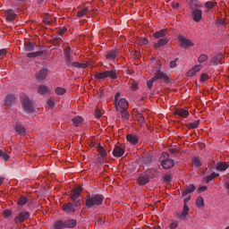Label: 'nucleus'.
<instances>
[{"instance_id": "nucleus-56", "label": "nucleus", "mask_w": 229, "mask_h": 229, "mask_svg": "<svg viewBox=\"0 0 229 229\" xmlns=\"http://www.w3.org/2000/svg\"><path fill=\"white\" fill-rule=\"evenodd\" d=\"M186 76L188 77L196 76V72L193 69H191L188 71V72L186 73Z\"/></svg>"}, {"instance_id": "nucleus-43", "label": "nucleus", "mask_w": 229, "mask_h": 229, "mask_svg": "<svg viewBox=\"0 0 229 229\" xmlns=\"http://www.w3.org/2000/svg\"><path fill=\"white\" fill-rule=\"evenodd\" d=\"M192 165H194V167H201V160H199L198 157H194L192 159Z\"/></svg>"}, {"instance_id": "nucleus-54", "label": "nucleus", "mask_w": 229, "mask_h": 229, "mask_svg": "<svg viewBox=\"0 0 229 229\" xmlns=\"http://www.w3.org/2000/svg\"><path fill=\"white\" fill-rule=\"evenodd\" d=\"M164 180L166 183H169V182H171V180H173V177L171 176V174H166L164 176Z\"/></svg>"}, {"instance_id": "nucleus-50", "label": "nucleus", "mask_w": 229, "mask_h": 229, "mask_svg": "<svg viewBox=\"0 0 229 229\" xmlns=\"http://www.w3.org/2000/svg\"><path fill=\"white\" fill-rule=\"evenodd\" d=\"M209 78H210V77L208 76V74H207V73H202V74L200 75V81H201L202 83H205V81H207Z\"/></svg>"}, {"instance_id": "nucleus-48", "label": "nucleus", "mask_w": 229, "mask_h": 229, "mask_svg": "<svg viewBox=\"0 0 229 229\" xmlns=\"http://www.w3.org/2000/svg\"><path fill=\"white\" fill-rule=\"evenodd\" d=\"M207 60H208V55L205 54L200 55L199 57V64H203V62H207Z\"/></svg>"}, {"instance_id": "nucleus-34", "label": "nucleus", "mask_w": 229, "mask_h": 229, "mask_svg": "<svg viewBox=\"0 0 229 229\" xmlns=\"http://www.w3.org/2000/svg\"><path fill=\"white\" fill-rule=\"evenodd\" d=\"M199 123H200L199 120H196V121L193 122V123H187L186 126H187V128H188L189 130H194V129L198 128V126H199Z\"/></svg>"}, {"instance_id": "nucleus-14", "label": "nucleus", "mask_w": 229, "mask_h": 229, "mask_svg": "<svg viewBox=\"0 0 229 229\" xmlns=\"http://www.w3.org/2000/svg\"><path fill=\"white\" fill-rule=\"evenodd\" d=\"M161 165L164 169H171V167H174V160L165 159L161 162Z\"/></svg>"}, {"instance_id": "nucleus-9", "label": "nucleus", "mask_w": 229, "mask_h": 229, "mask_svg": "<svg viewBox=\"0 0 229 229\" xmlns=\"http://www.w3.org/2000/svg\"><path fill=\"white\" fill-rule=\"evenodd\" d=\"M48 74H49V70H47V68H42L41 70L37 72L36 80H38V81L39 82L44 81V80L47 78Z\"/></svg>"}, {"instance_id": "nucleus-36", "label": "nucleus", "mask_w": 229, "mask_h": 229, "mask_svg": "<svg viewBox=\"0 0 229 229\" xmlns=\"http://www.w3.org/2000/svg\"><path fill=\"white\" fill-rule=\"evenodd\" d=\"M3 158L4 162H8L10 160V155L7 151H3L0 149V158Z\"/></svg>"}, {"instance_id": "nucleus-6", "label": "nucleus", "mask_w": 229, "mask_h": 229, "mask_svg": "<svg viewBox=\"0 0 229 229\" xmlns=\"http://www.w3.org/2000/svg\"><path fill=\"white\" fill-rule=\"evenodd\" d=\"M154 79L156 80V81H157V80H161V81H165V83H169V74H167L160 70H157L155 72Z\"/></svg>"}, {"instance_id": "nucleus-35", "label": "nucleus", "mask_w": 229, "mask_h": 229, "mask_svg": "<svg viewBox=\"0 0 229 229\" xmlns=\"http://www.w3.org/2000/svg\"><path fill=\"white\" fill-rule=\"evenodd\" d=\"M72 123H73V125L78 127L80 126V124H81L83 123V118L81 116H76L74 118H72Z\"/></svg>"}, {"instance_id": "nucleus-7", "label": "nucleus", "mask_w": 229, "mask_h": 229, "mask_svg": "<svg viewBox=\"0 0 229 229\" xmlns=\"http://www.w3.org/2000/svg\"><path fill=\"white\" fill-rule=\"evenodd\" d=\"M82 191H83V188L81 186L74 187L70 193L71 199H72L73 201H76V199H78V198L81 196Z\"/></svg>"}, {"instance_id": "nucleus-38", "label": "nucleus", "mask_w": 229, "mask_h": 229, "mask_svg": "<svg viewBox=\"0 0 229 229\" xmlns=\"http://www.w3.org/2000/svg\"><path fill=\"white\" fill-rule=\"evenodd\" d=\"M28 203V198H26V196H21L19 199H18V205L20 207H24L25 204Z\"/></svg>"}, {"instance_id": "nucleus-13", "label": "nucleus", "mask_w": 229, "mask_h": 229, "mask_svg": "<svg viewBox=\"0 0 229 229\" xmlns=\"http://www.w3.org/2000/svg\"><path fill=\"white\" fill-rule=\"evenodd\" d=\"M193 21H195V22H199V21H201L203 15H202V12L199 9H195L192 11L191 13Z\"/></svg>"}, {"instance_id": "nucleus-61", "label": "nucleus", "mask_w": 229, "mask_h": 229, "mask_svg": "<svg viewBox=\"0 0 229 229\" xmlns=\"http://www.w3.org/2000/svg\"><path fill=\"white\" fill-rule=\"evenodd\" d=\"M208 187L207 186H201L198 189V192H205L207 191Z\"/></svg>"}, {"instance_id": "nucleus-24", "label": "nucleus", "mask_w": 229, "mask_h": 229, "mask_svg": "<svg viewBox=\"0 0 229 229\" xmlns=\"http://www.w3.org/2000/svg\"><path fill=\"white\" fill-rule=\"evenodd\" d=\"M15 131L19 135H25L26 134V128L21 124V123H17L15 125Z\"/></svg>"}, {"instance_id": "nucleus-10", "label": "nucleus", "mask_w": 229, "mask_h": 229, "mask_svg": "<svg viewBox=\"0 0 229 229\" xmlns=\"http://www.w3.org/2000/svg\"><path fill=\"white\" fill-rule=\"evenodd\" d=\"M63 210L66 214H74V212H76V208H74V205L71 202L64 204Z\"/></svg>"}, {"instance_id": "nucleus-44", "label": "nucleus", "mask_w": 229, "mask_h": 229, "mask_svg": "<svg viewBox=\"0 0 229 229\" xmlns=\"http://www.w3.org/2000/svg\"><path fill=\"white\" fill-rule=\"evenodd\" d=\"M87 12H89V7H85V8L81 9V11H79L77 13V16L83 17V16L87 15Z\"/></svg>"}, {"instance_id": "nucleus-2", "label": "nucleus", "mask_w": 229, "mask_h": 229, "mask_svg": "<svg viewBox=\"0 0 229 229\" xmlns=\"http://www.w3.org/2000/svg\"><path fill=\"white\" fill-rule=\"evenodd\" d=\"M64 62L65 65L67 67H77L78 69H86L87 64L78 63V62H72V55H71V47H66L64 49Z\"/></svg>"}, {"instance_id": "nucleus-8", "label": "nucleus", "mask_w": 229, "mask_h": 229, "mask_svg": "<svg viewBox=\"0 0 229 229\" xmlns=\"http://www.w3.org/2000/svg\"><path fill=\"white\" fill-rule=\"evenodd\" d=\"M178 41H179L181 47L187 48V47H193V46H194V43H192V41L187 39L182 35L178 36Z\"/></svg>"}, {"instance_id": "nucleus-30", "label": "nucleus", "mask_w": 229, "mask_h": 229, "mask_svg": "<svg viewBox=\"0 0 229 229\" xmlns=\"http://www.w3.org/2000/svg\"><path fill=\"white\" fill-rule=\"evenodd\" d=\"M98 151L100 157H102V158H106L108 154L106 153V150H105V148H103V146H101V143H99L98 145Z\"/></svg>"}, {"instance_id": "nucleus-21", "label": "nucleus", "mask_w": 229, "mask_h": 229, "mask_svg": "<svg viewBox=\"0 0 229 229\" xmlns=\"http://www.w3.org/2000/svg\"><path fill=\"white\" fill-rule=\"evenodd\" d=\"M117 56H119V50L109 51L106 55V60H115Z\"/></svg>"}, {"instance_id": "nucleus-39", "label": "nucleus", "mask_w": 229, "mask_h": 229, "mask_svg": "<svg viewBox=\"0 0 229 229\" xmlns=\"http://www.w3.org/2000/svg\"><path fill=\"white\" fill-rule=\"evenodd\" d=\"M137 43L139 46H148L149 40H148L147 38H138Z\"/></svg>"}, {"instance_id": "nucleus-62", "label": "nucleus", "mask_w": 229, "mask_h": 229, "mask_svg": "<svg viewBox=\"0 0 229 229\" xmlns=\"http://www.w3.org/2000/svg\"><path fill=\"white\" fill-rule=\"evenodd\" d=\"M48 106H50V108H53V106H55V102L51 99L48 100L47 102Z\"/></svg>"}, {"instance_id": "nucleus-51", "label": "nucleus", "mask_w": 229, "mask_h": 229, "mask_svg": "<svg viewBox=\"0 0 229 229\" xmlns=\"http://www.w3.org/2000/svg\"><path fill=\"white\" fill-rule=\"evenodd\" d=\"M169 227H170V229H176V228H178V221L172 220Z\"/></svg>"}, {"instance_id": "nucleus-46", "label": "nucleus", "mask_w": 229, "mask_h": 229, "mask_svg": "<svg viewBox=\"0 0 229 229\" xmlns=\"http://www.w3.org/2000/svg\"><path fill=\"white\" fill-rule=\"evenodd\" d=\"M188 215H189V206H187V204H184L182 216V217H187Z\"/></svg>"}, {"instance_id": "nucleus-32", "label": "nucleus", "mask_w": 229, "mask_h": 229, "mask_svg": "<svg viewBox=\"0 0 229 229\" xmlns=\"http://www.w3.org/2000/svg\"><path fill=\"white\" fill-rule=\"evenodd\" d=\"M217 176H219V174L213 172L211 174L206 176L204 180L206 183H208L209 182H212V180H214L215 178H217Z\"/></svg>"}, {"instance_id": "nucleus-15", "label": "nucleus", "mask_w": 229, "mask_h": 229, "mask_svg": "<svg viewBox=\"0 0 229 229\" xmlns=\"http://www.w3.org/2000/svg\"><path fill=\"white\" fill-rule=\"evenodd\" d=\"M167 44H169V39L167 38H160L157 43L154 44V48L160 49V47L167 46Z\"/></svg>"}, {"instance_id": "nucleus-59", "label": "nucleus", "mask_w": 229, "mask_h": 229, "mask_svg": "<svg viewBox=\"0 0 229 229\" xmlns=\"http://www.w3.org/2000/svg\"><path fill=\"white\" fill-rule=\"evenodd\" d=\"M139 87V84H137V82H133L131 85V90H137Z\"/></svg>"}, {"instance_id": "nucleus-16", "label": "nucleus", "mask_w": 229, "mask_h": 229, "mask_svg": "<svg viewBox=\"0 0 229 229\" xmlns=\"http://www.w3.org/2000/svg\"><path fill=\"white\" fill-rule=\"evenodd\" d=\"M194 191H196V186H194V184H190V185L186 186V188L184 190H182V196L185 197L188 194H192V192H194Z\"/></svg>"}, {"instance_id": "nucleus-4", "label": "nucleus", "mask_w": 229, "mask_h": 229, "mask_svg": "<svg viewBox=\"0 0 229 229\" xmlns=\"http://www.w3.org/2000/svg\"><path fill=\"white\" fill-rule=\"evenodd\" d=\"M21 106L26 114H33L35 112V106L28 97L21 98Z\"/></svg>"}, {"instance_id": "nucleus-47", "label": "nucleus", "mask_w": 229, "mask_h": 229, "mask_svg": "<svg viewBox=\"0 0 229 229\" xmlns=\"http://www.w3.org/2000/svg\"><path fill=\"white\" fill-rule=\"evenodd\" d=\"M155 81H157L155 77H153L151 80L147 81V87H148V89H149V90H151L153 89V83H155Z\"/></svg>"}, {"instance_id": "nucleus-55", "label": "nucleus", "mask_w": 229, "mask_h": 229, "mask_svg": "<svg viewBox=\"0 0 229 229\" xmlns=\"http://www.w3.org/2000/svg\"><path fill=\"white\" fill-rule=\"evenodd\" d=\"M178 62V58H175L174 61L170 62V67L171 69H174L176 67V63Z\"/></svg>"}, {"instance_id": "nucleus-49", "label": "nucleus", "mask_w": 229, "mask_h": 229, "mask_svg": "<svg viewBox=\"0 0 229 229\" xmlns=\"http://www.w3.org/2000/svg\"><path fill=\"white\" fill-rule=\"evenodd\" d=\"M3 215L6 219H10V217H12V211L10 209H5L4 210Z\"/></svg>"}, {"instance_id": "nucleus-3", "label": "nucleus", "mask_w": 229, "mask_h": 229, "mask_svg": "<svg viewBox=\"0 0 229 229\" xmlns=\"http://www.w3.org/2000/svg\"><path fill=\"white\" fill-rule=\"evenodd\" d=\"M95 78L96 80H99V81H103V80H106V78H111V80H117V72H115V70L105 71L96 73Z\"/></svg>"}, {"instance_id": "nucleus-37", "label": "nucleus", "mask_w": 229, "mask_h": 229, "mask_svg": "<svg viewBox=\"0 0 229 229\" xmlns=\"http://www.w3.org/2000/svg\"><path fill=\"white\" fill-rule=\"evenodd\" d=\"M196 206L198 207V208H203V207H205V200H203V197L197 198Z\"/></svg>"}, {"instance_id": "nucleus-42", "label": "nucleus", "mask_w": 229, "mask_h": 229, "mask_svg": "<svg viewBox=\"0 0 229 229\" xmlns=\"http://www.w3.org/2000/svg\"><path fill=\"white\" fill-rule=\"evenodd\" d=\"M65 92H67V89H65L62 87H57L55 89V94H57V96H64V94H65Z\"/></svg>"}, {"instance_id": "nucleus-5", "label": "nucleus", "mask_w": 229, "mask_h": 229, "mask_svg": "<svg viewBox=\"0 0 229 229\" xmlns=\"http://www.w3.org/2000/svg\"><path fill=\"white\" fill-rule=\"evenodd\" d=\"M27 219H30V212L21 211L14 217L15 225H19V223H24Z\"/></svg>"}, {"instance_id": "nucleus-12", "label": "nucleus", "mask_w": 229, "mask_h": 229, "mask_svg": "<svg viewBox=\"0 0 229 229\" xmlns=\"http://www.w3.org/2000/svg\"><path fill=\"white\" fill-rule=\"evenodd\" d=\"M5 17H6V21H8L9 22H12L15 21L17 14L15 13L14 10L9 9L5 11Z\"/></svg>"}, {"instance_id": "nucleus-25", "label": "nucleus", "mask_w": 229, "mask_h": 229, "mask_svg": "<svg viewBox=\"0 0 229 229\" xmlns=\"http://www.w3.org/2000/svg\"><path fill=\"white\" fill-rule=\"evenodd\" d=\"M216 171H226L228 168H229V165L225 162H219L217 165H216Z\"/></svg>"}, {"instance_id": "nucleus-58", "label": "nucleus", "mask_w": 229, "mask_h": 229, "mask_svg": "<svg viewBox=\"0 0 229 229\" xmlns=\"http://www.w3.org/2000/svg\"><path fill=\"white\" fill-rule=\"evenodd\" d=\"M192 69L195 73L199 72L201 71V65H195Z\"/></svg>"}, {"instance_id": "nucleus-28", "label": "nucleus", "mask_w": 229, "mask_h": 229, "mask_svg": "<svg viewBox=\"0 0 229 229\" xmlns=\"http://www.w3.org/2000/svg\"><path fill=\"white\" fill-rule=\"evenodd\" d=\"M49 92V88L46 85H40L38 88V94H41V96H44L45 94H47Z\"/></svg>"}, {"instance_id": "nucleus-31", "label": "nucleus", "mask_w": 229, "mask_h": 229, "mask_svg": "<svg viewBox=\"0 0 229 229\" xmlns=\"http://www.w3.org/2000/svg\"><path fill=\"white\" fill-rule=\"evenodd\" d=\"M44 55V51H37L27 54V58H37V56H42Z\"/></svg>"}, {"instance_id": "nucleus-33", "label": "nucleus", "mask_w": 229, "mask_h": 229, "mask_svg": "<svg viewBox=\"0 0 229 229\" xmlns=\"http://www.w3.org/2000/svg\"><path fill=\"white\" fill-rule=\"evenodd\" d=\"M140 162L143 164V165H149V164H151V157L150 156H143L140 158Z\"/></svg>"}, {"instance_id": "nucleus-26", "label": "nucleus", "mask_w": 229, "mask_h": 229, "mask_svg": "<svg viewBox=\"0 0 229 229\" xmlns=\"http://www.w3.org/2000/svg\"><path fill=\"white\" fill-rule=\"evenodd\" d=\"M78 225V221L70 219L64 222V228H74Z\"/></svg>"}, {"instance_id": "nucleus-53", "label": "nucleus", "mask_w": 229, "mask_h": 229, "mask_svg": "<svg viewBox=\"0 0 229 229\" xmlns=\"http://www.w3.org/2000/svg\"><path fill=\"white\" fill-rule=\"evenodd\" d=\"M216 24H218V26H226V22H225V20L223 19H217Z\"/></svg>"}, {"instance_id": "nucleus-57", "label": "nucleus", "mask_w": 229, "mask_h": 229, "mask_svg": "<svg viewBox=\"0 0 229 229\" xmlns=\"http://www.w3.org/2000/svg\"><path fill=\"white\" fill-rule=\"evenodd\" d=\"M65 31H67V28L64 27L58 30V34L60 35V37H63Z\"/></svg>"}, {"instance_id": "nucleus-40", "label": "nucleus", "mask_w": 229, "mask_h": 229, "mask_svg": "<svg viewBox=\"0 0 229 229\" xmlns=\"http://www.w3.org/2000/svg\"><path fill=\"white\" fill-rule=\"evenodd\" d=\"M55 229H64V228H65V222H64L62 220H59V221L55 222Z\"/></svg>"}, {"instance_id": "nucleus-27", "label": "nucleus", "mask_w": 229, "mask_h": 229, "mask_svg": "<svg viewBox=\"0 0 229 229\" xmlns=\"http://www.w3.org/2000/svg\"><path fill=\"white\" fill-rule=\"evenodd\" d=\"M13 103H15V97L13 95H8L5 98L4 105L10 106V105H13Z\"/></svg>"}, {"instance_id": "nucleus-52", "label": "nucleus", "mask_w": 229, "mask_h": 229, "mask_svg": "<svg viewBox=\"0 0 229 229\" xmlns=\"http://www.w3.org/2000/svg\"><path fill=\"white\" fill-rule=\"evenodd\" d=\"M119 98H121V93L117 92L114 95V105L116 109H117V101H119Z\"/></svg>"}, {"instance_id": "nucleus-29", "label": "nucleus", "mask_w": 229, "mask_h": 229, "mask_svg": "<svg viewBox=\"0 0 229 229\" xmlns=\"http://www.w3.org/2000/svg\"><path fill=\"white\" fill-rule=\"evenodd\" d=\"M222 58L223 56L221 55H215L212 57L210 63L212 64V65H219V64H221Z\"/></svg>"}, {"instance_id": "nucleus-1", "label": "nucleus", "mask_w": 229, "mask_h": 229, "mask_svg": "<svg viewBox=\"0 0 229 229\" xmlns=\"http://www.w3.org/2000/svg\"><path fill=\"white\" fill-rule=\"evenodd\" d=\"M105 199V196L103 194H94V195H88L85 198L86 207L87 208H96V207H100L103 205V201Z\"/></svg>"}, {"instance_id": "nucleus-11", "label": "nucleus", "mask_w": 229, "mask_h": 229, "mask_svg": "<svg viewBox=\"0 0 229 229\" xmlns=\"http://www.w3.org/2000/svg\"><path fill=\"white\" fill-rule=\"evenodd\" d=\"M139 185H148L149 183V175L148 174H141L138 177Z\"/></svg>"}, {"instance_id": "nucleus-22", "label": "nucleus", "mask_w": 229, "mask_h": 229, "mask_svg": "<svg viewBox=\"0 0 229 229\" xmlns=\"http://www.w3.org/2000/svg\"><path fill=\"white\" fill-rule=\"evenodd\" d=\"M167 33H169L167 29H163L158 31H156L153 34V37H154V38H162L163 37H165V35H167Z\"/></svg>"}, {"instance_id": "nucleus-41", "label": "nucleus", "mask_w": 229, "mask_h": 229, "mask_svg": "<svg viewBox=\"0 0 229 229\" xmlns=\"http://www.w3.org/2000/svg\"><path fill=\"white\" fill-rule=\"evenodd\" d=\"M121 116H122V119H125V121H128V119H130V113H128L126 109H122Z\"/></svg>"}, {"instance_id": "nucleus-17", "label": "nucleus", "mask_w": 229, "mask_h": 229, "mask_svg": "<svg viewBox=\"0 0 229 229\" xmlns=\"http://www.w3.org/2000/svg\"><path fill=\"white\" fill-rule=\"evenodd\" d=\"M113 155L116 157V158H121V157H123L124 155V148H121V147H115L113 149Z\"/></svg>"}, {"instance_id": "nucleus-64", "label": "nucleus", "mask_w": 229, "mask_h": 229, "mask_svg": "<svg viewBox=\"0 0 229 229\" xmlns=\"http://www.w3.org/2000/svg\"><path fill=\"white\" fill-rule=\"evenodd\" d=\"M6 55V49H0V57L4 56Z\"/></svg>"}, {"instance_id": "nucleus-20", "label": "nucleus", "mask_w": 229, "mask_h": 229, "mask_svg": "<svg viewBox=\"0 0 229 229\" xmlns=\"http://www.w3.org/2000/svg\"><path fill=\"white\" fill-rule=\"evenodd\" d=\"M174 115H179V117L186 119V117H189V111H187L186 109H176L174 111Z\"/></svg>"}, {"instance_id": "nucleus-18", "label": "nucleus", "mask_w": 229, "mask_h": 229, "mask_svg": "<svg viewBox=\"0 0 229 229\" xmlns=\"http://www.w3.org/2000/svg\"><path fill=\"white\" fill-rule=\"evenodd\" d=\"M126 140L133 146H135V144H139V137L135 134H127Z\"/></svg>"}, {"instance_id": "nucleus-23", "label": "nucleus", "mask_w": 229, "mask_h": 229, "mask_svg": "<svg viewBox=\"0 0 229 229\" xmlns=\"http://www.w3.org/2000/svg\"><path fill=\"white\" fill-rule=\"evenodd\" d=\"M119 107L122 108V110H126L128 108V101H126V98H121L117 102V108H116V110H119Z\"/></svg>"}, {"instance_id": "nucleus-60", "label": "nucleus", "mask_w": 229, "mask_h": 229, "mask_svg": "<svg viewBox=\"0 0 229 229\" xmlns=\"http://www.w3.org/2000/svg\"><path fill=\"white\" fill-rule=\"evenodd\" d=\"M73 207H77V208H80L81 207V202H80V200H74Z\"/></svg>"}, {"instance_id": "nucleus-45", "label": "nucleus", "mask_w": 229, "mask_h": 229, "mask_svg": "<svg viewBox=\"0 0 229 229\" xmlns=\"http://www.w3.org/2000/svg\"><path fill=\"white\" fill-rule=\"evenodd\" d=\"M216 2L208 1L205 3V8H207V10H212V8H214Z\"/></svg>"}, {"instance_id": "nucleus-63", "label": "nucleus", "mask_w": 229, "mask_h": 229, "mask_svg": "<svg viewBox=\"0 0 229 229\" xmlns=\"http://www.w3.org/2000/svg\"><path fill=\"white\" fill-rule=\"evenodd\" d=\"M224 187L226 191H229V181H225Z\"/></svg>"}, {"instance_id": "nucleus-19", "label": "nucleus", "mask_w": 229, "mask_h": 229, "mask_svg": "<svg viewBox=\"0 0 229 229\" xmlns=\"http://www.w3.org/2000/svg\"><path fill=\"white\" fill-rule=\"evenodd\" d=\"M35 47H37V46L35 45V43H32L31 41H26L24 43V49L27 53L35 51Z\"/></svg>"}]
</instances>
